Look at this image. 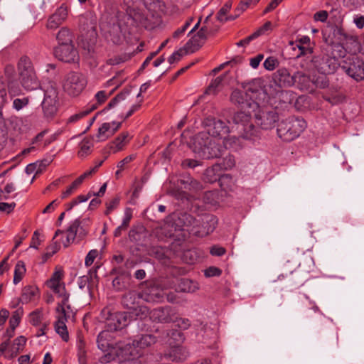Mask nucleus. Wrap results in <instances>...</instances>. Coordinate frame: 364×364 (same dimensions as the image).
Listing matches in <instances>:
<instances>
[{"label": "nucleus", "mask_w": 364, "mask_h": 364, "mask_svg": "<svg viewBox=\"0 0 364 364\" xmlns=\"http://www.w3.org/2000/svg\"><path fill=\"white\" fill-rule=\"evenodd\" d=\"M221 140L223 144L213 141L205 133H198L195 138L193 151L202 159L218 158L222 156L225 149L233 148L238 139L234 136L229 137L226 136Z\"/></svg>", "instance_id": "f257e3e1"}, {"label": "nucleus", "mask_w": 364, "mask_h": 364, "mask_svg": "<svg viewBox=\"0 0 364 364\" xmlns=\"http://www.w3.org/2000/svg\"><path fill=\"white\" fill-rule=\"evenodd\" d=\"M335 52L338 53L339 58H343L346 55L343 47L340 44H336L333 46V51L331 54L323 53L314 56L309 62L304 60L301 62V67L306 70H311L312 68H314L318 73L323 75L333 74L339 67V61L335 55Z\"/></svg>", "instance_id": "f03ea898"}, {"label": "nucleus", "mask_w": 364, "mask_h": 364, "mask_svg": "<svg viewBox=\"0 0 364 364\" xmlns=\"http://www.w3.org/2000/svg\"><path fill=\"white\" fill-rule=\"evenodd\" d=\"M18 80L26 90H34L40 87V81L31 60L26 55L22 56L17 63Z\"/></svg>", "instance_id": "7ed1b4c3"}, {"label": "nucleus", "mask_w": 364, "mask_h": 364, "mask_svg": "<svg viewBox=\"0 0 364 364\" xmlns=\"http://www.w3.org/2000/svg\"><path fill=\"white\" fill-rule=\"evenodd\" d=\"M234 127L239 136L246 140L255 141L260 138V131L252 122L251 115L245 112H237L232 117Z\"/></svg>", "instance_id": "20e7f679"}, {"label": "nucleus", "mask_w": 364, "mask_h": 364, "mask_svg": "<svg viewBox=\"0 0 364 364\" xmlns=\"http://www.w3.org/2000/svg\"><path fill=\"white\" fill-rule=\"evenodd\" d=\"M306 128V122L303 118L291 116L278 124L277 131L279 138L291 141L297 138Z\"/></svg>", "instance_id": "39448f33"}, {"label": "nucleus", "mask_w": 364, "mask_h": 364, "mask_svg": "<svg viewBox=\"0 0 364 364\" xmlns=\"http://www.w3.org/2000/svg\"><path fill=\"white\" fill-rule=\"evenodd\" d=\"M141 14L147 18L145 23H136L146 28H153L165 12L166 5L162 0H143L141 6Z\"/></svg>", "instance_id": "423d86ee"}, {"label": "nucleus", "mask_w": 364, "mask_h": 364, "mask_svg": "<svg viewBox=\"0 0 364 364\" xmlns=\"http://www.w3.org/2000/svg\"><path fill=\"white\" fill-rule=\"evenodd\" d=\"M141 299V294L135 291H129L122 297V304L129 310L128 314L131 317L135 316L139 319H144L148 316L149 309L140 305Z\"/></svg>", "instance_id": "0eeeda50"}, {"label": "nucleus", "mask_w": 364, "mask_h": 364, "mask_svg": "<svg viewBox=\"0 0 364 364\" xmlns=\"http://www.w3.org/2000/svg\"><path fill=\"white\" fill-rule=\"evenodd\" d=\"M87 83L85 76L78 72H70L63 81L64 92L70 97H77L84 90Z\"/></svg>", "instance_id": "6e6552de"}, {"label": "nucleus", "mask_w": 364, "mask_h": 364, "mask_svg": "<svg viewBox=\"0 0 364 364\" xmlns=\"http://www.w3.org/2000/svg\"><path fill=\"white\" fill-rule=\"evenodd\" d=\"M112 351L114 352V359L117 357L122 362L129 361L130 364H140L137 358L140 357L141 353L136 346L133 345V341L132 343H117Z\"/></svg>", "instance_id": "1a4fd4ad"}, {"label": "nucleus", "mask_w": 364, "mask_h": 364, "mask_svg": "<svg viewBox=\"0 0 364 364\" xmlns=\"http://www.w3.org/2000/svg\"><path fill=\"white\" fill-rule=\"evenodd\" d=\"M255 119L256 124L262 129L268 130L274 127L279 120L278 113L272 107L255 105Z\"/></svg>", "instance_id": "9d476101"}, {"label": "nucleus", "mask_w": 364, "mask_h": 364, "mask_svg": "<svg viewBox=\"0 0 364 364\" xmlns=\"http://www.w3.org/2000/svg\"><path fill=\"white\" fill-rule=\"evenodd\" d=\"M206 136L213 141H220L230 133V127L224 121L215 118H207L205 121Z\"/></svg>", "instance_id": "9b49d317"}, {"label": "nucleus", "mask_w": 364, "mask_h": 364, "mask_svg": "<svg viewBox=\"0 0 364 364\" xmlns=\"http://www.w3.org/2000/svg\"><path fill=\"white\" fill-rule=\"evenodd\" d=\"M123 2L126 6V15H120L127 18L130 21V25L135 26L136 23L146 22L147 18L141 14V0H123Z\"/></svg>", "instance_id": "f8f14e48"}, {"label": "nucleus", "mask_w": 364, "mask_h": 364, "mask_svg": "<svg viewBox=\"0 0 364 364\" xmlns=\"http://www.w3.org/2000/svg\"><path fill=\"white\" fill-rule=\"evenodd\" d=\"M242 87L247 92L252 100L257 102V105L267 97V92L264 90V81L262 78L257 77L250 82L242 83Z\"/></svg>", "instance_id": "ddd939ff"}, {"label": "nucleus", "mask_w": 364, "mask_h": 364, "mask_svg": "<svg viewBox=\"0 0 364 364\" xmlns=\"http://www.w3.org/2000/svg\"><path fill=\"white\" fill-rule=\"evenodd\" d=\"M58 92L55 88L51 87L46 90L44 99L41 103L45 118L50 119L56 114L58 110Z\"/></svg>", "instance_id": "4468645a"}, {"label": "nucleus", "mask_w": 364, "mask_h": 364, "mask_svg": "<svg viewBox=\"0 0 364 364\" xmlns=\"http://www.w3.org/2000/svg\"><path fill=\"white\" fill-rule=\"evenodd\" d=\"M176 312L175 308L171 306H164L154 309L151 311L149 310L148 316L154 322L168 323H173L176 320Z\"/></svg>", "instance_id": "2eb2a0df"}, {"label": "nucleus", "mask_w": 364, "mask_h": 364, "mask_svg": "<svg viewBox=\"0 0 364 364\" xmlns=\"http://www.w3.org/2000/svg\"><path fill=\"white\" fill-rule=\"evenodd\" d=\"M108 316L106 318L105 330L108 332L121 330L128 325L127 313L107 311Z\"/></svg>", "instance_id": "dca6fc26"}, {"label": "nucleus", "mask_w": 364, "mask_h": 364, "mask_svg": "<svg viewBox=\"0 0 364 364\" xmlns=\"http://www.w3.org/2000/svg\"><path fill=\"white\" fill-rule=\"evenodd\" d=\"M54 55L58 60L65 63H75L79 60V55L73 43L58 46L54 49Z\"/></svg>", "instance_id": "f3484780"}, {"label": "nucleus", "mask_w": 364, "mask_h": 364, "mask_svg": "<svg viewBox=\"0 0 364 364\" xmlns=\"http://www.w3.org/2000/svg\"><path fill=\"white\" fill-rule=\"evenodd\" d=\"M121 17H123L121 15H118L117 18H118V22L117 24L113 23V24L109 27L104 28L103 29L106 30L105 31V37L108 41H112L114 44H119L122 41L124 38V24H126L125 22H122L123 20L121 19Z\"/></svg>", "instance_id": "a211bd4d"}, {"label": "nucleus", "mask_w": 364, "mask_h": 364, "mask_svg": "<svg viewBox=\"0 0 364 364\" xmlns=\"http://www.w3.org/2000/svg\"><path fill=\"white\" fill-rule=\"evenodd\" d=\"M230 101L232 104L242 109H245L247 107L255 109V106L257 105V102L252 100V97H249L245 90H233L230 96Z\"/></svg>", "instance_id": "6ab92c4d"}, {"label": "nucleus", "mask_w": 364, "mask_h": 364, "mask_svg": "<svg viewBox=\"0 0 364 364\" xmlns=\"http://www.w3.org/2000/svg\"><path fill=\"white\" fill-rule=\"evenodd\" d=\"M110 338V332L104 330L99 333L97 338L98 348L102 351L107 352V354L104 358V361L106 362H109L110 360H114V352L112 351V349L114 348V346L111 342Z\"/></svg>", "instance_id": "aec40b11"}, {"label": "nucleus", "mask_w": 364, "mask_h": 364, "mask_svg": "<svg viewBox=\"0 0 364 364\" xmlns=\"http://www.w3.org/2000/svg\"><path fill=\"white\" fill-rule=\"evenodd\" d=\"M68 16V7L66 4H61L55 11L49 16L46 27L48 29H56L63 24Z\"/></svg>", "instance_id": "412c9836"}, {"label": "nucleus", "mask_w": 364, "mask_h": 364, "mask_svg": "<svg viewBox=\"0 0 364 364\" xmlns=\"http://www.w3.org/2000/svg\"><path fill=\"white\" fill-rule=\"evenodd\" d=\"M342 68L356 81H361L364 79V62L358 57L352 58L349 67L343 66Z\"/></svg>", "instance_id": "4be33fe9"}, {"label": "nucleus", "mask_w": 364, "mask_h": 364, "mask_svg": "<svg viewBox=\"0 0 364 364\" xmlns=\"http://www.w3.org/2000/svg\"><path fill=\"white\" fill-rule=\"evenodd\" d=\"M122 122L113 121L103 123L99 127L96 138L97 141H103L112 136L121 127Z\"/></svg>", "instance_id": "5701e85b"}, {"label": "nucleus", "mask_w": 364, "mask_h": 364, "mask_svg": "<svg viewBox=\"0 0 364 364\" xmlns=\"http://www.w3.org/2000/svg\"><path fill=\"white\" fill-rule=\"evenodd\" d=\"M197 223H199L198 225L200 226L202 228L200 230V235L203 236L213 232L217 226L218 219L213 215L205 214L197 220Z\"/></svg>", "instance_id": "b1692460"}, {"label": "nucleus", "mask_w": 364, "mask_h": 364, "mask_svg": "<svg viewBox=\"0 0 364 364\" xmlns=\"http://www.w3.org/2000/svg\"><path fill=\"white\" fill-rule=\"evenodd\" d=\"M164 296L163 290L154 285L149 287L141 293L142 300L149 303L160 302L163 301Z\"/></svg>", "instance_id": "393cba45"}, {"label": "nucleus", "mask_w": 364, "mask_h": 364, "mask_svg": "<svg viewBox=\"0 0 364 364\" xmlns=\"http://www.w3.org/2000/svg\"><path fill=\"white\" fill-rule=\"evenodd\" d=\"M40 299V291L36 286H26L23 288L20 301L23 304L36 302Z\"/></svg>", "instance_id": "a878e982"}, {"label": "nucleus", "mask_w": 364, "mask_h": 364, "mask_svg": "<svg viewBox=\"0 0 364 364\" xmlns=\"http://www.w3.org/2000/svg\"><path fill=\"white\" fill-rule=\"evenodd\" d=\"M275 82L279 87H291L294 85V74L291 75L287 68L279 69L275 74Z\"/></svg>", "instance_id": "bb28decb"}, {"label": "nucleus", "mask_w": 364, "mask_h": 364, "mask_svg": "<svg viewBox=\"0 0 364 364\" xmlns=\"http://www.w3.org/2000/svg\"><path fill=\"white\" fill-rule=\"evenodd\" d=\"M129 135L128 132H122L114 141L109 143L106 149H109V153H116L121 151L124 146L129 142Z\"/></svg>", "instance_id": "cd10ccee"}, {"label": "nucleus", "mask_w": 364, "mask_h": 364, "mask_svg": "<svg viewBox=\"0 0 364 364\" xmlns=\"http://www.w3.org/2000/svg\"><path fill=\"white\" fill-rule=\"evenodd\" d=\"M70 317V316H67L65 315L58 314L57 321H55V330L56 333L61 337V338L64 341H68L69 339V334L65 322Z\"/></svg>", "instance_id": "c85d7f7f"}, {"label": "nucleus", "mask_w": 364, "mask_h": 364, "mask_svg": "<svg viewBox=\"0 0 364 364\" xmlns=\"http://www.w3.org/2000/svg\"><path fill=\"white\" fill-rule=\"evenodd\" d=\"M26 343V338L23 336L15 338L13 344L9 348L7 353L4 355L5 358L7 359H11L16 357L19 352L23 350Z\"/></svg>", "instance_id": "c756f323"}, {"label": "nucleus", "mask_w": 364, "mask_h": 364, "mask_svg": "<svg viewBox=\"0 0 364 364\" xmlns=\"http://www.w3.org/2000/svg\"><path fill=\"white\" fill-rule=\"evenodd\" d=\"M157 341L155 336L151 334H144L139 336L133 340V345L136 346L137 349L140 351L141 349L150 347Z\"/></svg>", "instance_id": "7c9ffc66"}, {"label": "nucleus", "mask_w": 364, "mask_h": 364, "mask_svg": "<svg viewBox=\"0 0 364 364\" xmlns=\"http://www.w3.org/2000/svg\"><path fill=\"white\" fill-rule=\"evenodd\" d=\"M312 82L310 77L304 72L297 71L294 73V85L297 84L301 90H308Z\"/></svg>", "instance_id": "2f4dec72"}, {"label": "nucleus", "mask_w": 364, "mask_h": 364, "mask_svg": "<svg viewBox=\"0 0 364 364\" xmlns=\"http://www.w3.org/2000/svg\"><path fill=\"white\" fill-rule=\"evenodd\" d=\"M80 222L78 219L75 220L69 226L66 231V239L63 241L64 247H68L72 242H74L78 230L80 228Z\"/></svg>", "instance_id": "473e14b6"}, {"label": "nucleus", "mask_w": 364, "mask_h": 364, "mask_svg": "<svg viewBox=\"0 0 364 364\" xmlns=\"http://www.w3.org/2000/svg\"><path fill=\"white\" fill-rule=\"evenodd\" d=\"M94 146V139L92 136L85 137L79 144L78 156L84 158L92 152V148Z\"/></svg>", "instance_id": "72a5a7b5"}, {"label": "nucleus", "mask_w": 364, "mask_h": 364, "mask_svg": "<svg viewBox=\"0 0 364 364\" xmlns=\"http://www.w3.org/2000/svg\"><path fill=\"white\" fill-rule=\"evenodd\" d=\"M56 39L58 42V46L73 43V34L69 28L67 27H62L56 34Z\"/></svg>", "instance_id": "f704fd0d"}, {"label": "nucleus", "mask_w": 364, "mask_h": 364, "mask_svg": "<svg viewBox=\"0 0 364 364\" xmlns=\"http://www.w3.org/2000/svg\"><path fill=\"white\" fill-rule=\"evenodd\" d=\"M69 294H63V296L60 297L61 299V301L58 303L57 307H56V311L58 314L60 315H65L67 316H72L74 315L73 310L65 311V305L69 304Z\"/></svg>", "instance_id": "c9c22d12"}, {"label": "nucleus", "mask_w": 364, "mask_h": 364, "mask_svg": "<svg viewBox=\"0 0 364 364\" xmlns=\"http://www.w3.org/2000/svg\"><path fill=\"white\" fill-rule=\"evenodd\" d=\"M204 43L202 40L193 36L184 46L183 48L187 53H193L198 50Z\"/></svg>", "instance_id": "e433bc0d"}, {"label": "nucleus", "mask_w": 364, "mask_h": 364, "mask_svg": "<svg viewBox=\"0 0 364 364\" xmlns=\"http://www.w3.org/2000/svg\"><path fill=\"white\" fill-rule=\"evenodd\" d=\"M79 22L83 26V29L95 30V18L91 13L80 16Z\"/></svg>", "instance_id": "4c0bfd02"}, {"label": "nucleus", "mask_w": 364, "mask_h": 364, "mask_svg": "<svg viewBox=\"0 0 364 364\" xmlns=\"http://www.w3.org/2000/svg\"><path fill=\"white\" fill-rule=\"evenodd\" d=\"M26 267H25V263L20 260V261H18L16 266H15V269H14V284H17L18 283H19L24 274H26Z\"/></svg>", "instance_id": "58836bf2"}, {"label": "nucleus", "mask_w": 364, "mask_h": 364, "mask_svg": "<svg viewBox=\"0 0 364 364\" xmlns=\"http://www.w3.org/2000/svg\"><path fill=\"white\" fill-rule=\"evenodd\" d=\"M97 105H92L90 107L86 108L85 110H82L77 114L71 115L67 120V123H75L77 121L80 120L85 116L90 114L92 111L97 109Z\"/></svg>", "instance_id": "ea45409f"}, {"label": "nucleus", "mask_w": 364, "mask_h": 364, "mask_svg": "<svg viewBox=\"0 0 364 364\" xmlns=\"http://www.w3.org/2000/svg\"><path fill=\"white\" fill-rule=\"evenodd\" d=\"M223 79L224 77L223 76H218L214 79L207 88L205 93L208 95H215L220 87Z\"/></svg>", "instance_id": "a19ab883"}, {"label": "nucleus", "mask_w": 364, "mask_h": 364, "mask_svg": "<svg viewBox=\"0 0 364 364\" xmlns=\"http://www.w3.org/2000/svg\"><path fill=\"white\" fill-rule=\"evenodd\" d=\"M7 87L9 95L11 98L19 95L21 93V89L16 80H9Z\"/></svg>", "instance_id": "79ce46f5"}, {"label": "nucleus", "mask_w": 364, "mask_h": 364, "mask_svg": "<svg viewBox=\"0 0 364 364\" xmlns=\"http://www.w3.org/2000/svg\"><path fill=\"white\" fill-rule=\"evenodd\" d=\"M145 229L144 227L132 229L129 232V239L136 242H141V239L145 237Z\"/></svg>", "instance_id": "37998d69"}, {"label": "nucleus", "mask_w": 364, "mask_h": 364, "mask_svg": "<svg viewBox=\"0 0 364 364\" xmlns=\"http://www.w3.org/2000/svg\"><path fill=\"white\" fill-rule=\"evenodd\" d=\"M23 315L22 309H17L13 312L12 316L9 320V326L11 328V332L14 331L15 328L18 326L21 316Z\"/></svg>", "instance_id": "c03bdc74"}, {"label": "nucleus", "mask_w": 364, "mask_h": 364, "mask_svg": "<svg viewBox=\"0 0 364 364\" xmlns=\"http://www.w3.org/2000/svg\"><path fill=\"white\" fill-rule=\"evenodd\" d=\"M170 356L173 361H182L187 357V353L182 348L176 347L172 350Z\"/></svg>", "instance_id": "a18cd8bd"}, {"label": "nucleus", "mask_w": 364, "mask_h": 364, "mask_svg": "<svg viewBox=\"0 0 364 364\" xmlns=\"http://www.w3.org/2000/svg\"><path fill=\"white\" fill-rule=\"evenodd\" d=\"M43 314L41 309H36L29 315L30 323L33 326H38L41 323Z\"/></svg>", "instance_id": "49530a36"}, {"label": "nucleus", "mask_w": 364, "mask_h": 364, "mask_svg": "<svg viewBox=\"0 0 364 364\" xmlns=\"http://www.w3.org/2000/svg\"><path fill=\"white\" fill-rule=\"evenodd\" d=\"M63 272L60 270L55 271L50 279L48 281V286L49 287H55L58 284H63L61 280L63 279Z\"/></svg>", "instance_id": "de8ad7c7"}, {"label": "nucleus", "mask_w": 364, "mask_h": 364, "mask_svg": "<svg viewBox=\"0 0 364 364\" xmlns=\"http://www.w3.org/2000/svg\"><path fill=\"white\" fill-rule=\"evenodd\" d=\"M129 95V90H124L119 94H118L115 97H114L108 104V107L109 108L114 107L118 103L126 100L127 97Z\"/></svg>", "instance_id": "09e8293b"}, {"label": "nucleus", "mask_w": 364, "mask_h": 364, "mask_svg": "<svg viewBox=\"0 0 364 364\" xmlns=\"http://www.w3.org/2000/svg\"><path fill=\"white\" fill-rule=\"evenodd\" d=\"M231 3L227 2L224 6L219 10L217 17L220 21H225L228 19L226 14L230 11L231 9Z\"/></svg>", "instance_id": "8fccbe9b"}, {"label": "nucleus", "mask_w": 364, "mask_h": 364, "mask_svg": "<svg viewBox=\"0 0 364 364\" xmlns=\"http://www.w3.org/2000/svg\"><path fill=\"white\" fill-rule=\"evenodd\" d=\"M173 323H176V326L183 330L188 329L191 326L190 320L186 318H179L177 311L176 312V320Z\"/></svg>", "instance_id": "3c124183"}, {"label": "nucleus", "mask_w": 364, "mask_h": 364, "mask_svg": "<svg viewBox=\"0 0 364 364\" xmlns=\"http://www.w3.org/2000/svg\"><path fill=\"white\" fill-rule=\"evenodd\" d=\"M279 62L274 57H268L264 62L263 65L267 70L272 71L278 65Z\"/></svg>", "instance_id": "603ef678"}, {"label": "nucleus", "mask_w": 364, "mask_h": 364, "mask_svg": "<svg viewBox=\"0 0 364 364\" xmlns=\"http://www.w3.org/2000/svg\"><path fill=\"white\" fill-rule=\"evenodd\" d=\"M182 181L183 183H187L189 186L190 189L198 191L203 188L202 184L191 176H188L186 181L183 180Z\"/></svg>", "instance_id": "864d4df0"}, {"label": "nucleus", "mask_w": 364, "mask_h": 364, "mask_svg": "<svg viewBox=\"0 0 364 364\" xmlns=\"http://www.w3.org/2000/svg\"><path fill=\"white\" fill-rule=\"evenodd\" d=\"M28 104V99L27 97L16 98L13 102V108L17 111L21 110Z\"/></svg>", "instance_id": "5fc2aeb1"}, {"label": "nucleus", "mask_w": 364, "mask_h": 364, "mask_svg": "<svg viewBox=\"0 0 364 364\" xmlns=\"http://www.w3.org/2000/svg\"><path fill=\"white\" fill-rule=\"evenodd\" d=\"M119 203V198L115 197L106 203L105 215H109L113 210L117 208Z\"/></svg>", "instance_id": "6e6d98bb"}, {"label": "nucleus", "mask_w": 364, "mask_h": 364, "mask_svg": "<svg viewBox=\"0 0 364 364\" xmlns=\"http://www.w3.org/2000/svg\"><path fill=\"white\" fill-rule=\"evenodd\" d=\"M297 48L299 50V53L297 55V58L302 55H306L311 54L313 52L312 48L309 46H294L292 49L296 50Z\"/></svg>", "instance_id": "4d7b16f0"}, {"label": "nucleus", "mask_w": 364, "mask_h": 364, "mask_svg": "<svg viewBox=\"0 0 364 364\" xmlns=\"http://www.w3.org/2000/svg\"><path fill=\"white\" fill-rule=\"evenodd\" d=\"M184 48H181L178 50L174 52L168 59V61L170 64H172L176 61L180 60L181 57L186 54Z\"/></svg>", "instance_id": "13d9d810"}, {"label": "nucleus", "mask_w": 364, "mask_h": 364, "mask_svg": "<svg viewBox=\"0 0 364 364\" xmlns=\"http://www.w3.org/2000/svg\"><path fill=\"white\" fill-rule=\"evenodd\" d=\"M25 171L28 175L33 173L38 174L41 171V164H38V163L30 164L26 167Z\"/></svg>", "instance_id": "bf43d9fd"}, {"label": "nucleus", "mask_w": 364, "mask_h": 364, "mask_svg": "<svg viewBox=\"0 0 364 364\" xmlns=\"http://www.w3.org/2000/svg\"><path fill=\"white\" fill-rule=\"evenodd\" d=\"M98 255V251L97 250H90L85 257V264L87 267H89L92 264L95 259Z\"/></svg>", "instance_id": "052dcab7"}, {"label": "nucleus", "mask_w": 364, "mask_h": 364, "mask_svg": "<svg viewBox=\"0 0 364 364\" xmlns=\"http://www.w3.org/2000/svg\"><path fill=\"white\" fill-rule=\"evenodd\" d=\"M193 282L191 280L182 279L179 287V291L185 292H190L194 291V289H192L191 286Z\"/></svg>", "instance_id": "680f3d73"}, {"label": "nucleus", "mask_w": 364, "mask_h": 364, "mask_svg": "<svg viewBox=\"0 0 364 364\" xmlns=\"http://www.w3.org/2000/svg\"><path fill=\"white\" fill-rule=\"evenodd\" d=\"M218 193L215 191H208L205 193L204 201L208 203L215 204L217 200Z\"/></svg>", "instance_id": "e2e57ef3"}, {"label": "nucleus", "mask_w": 364, "mask_h": 364, "mask_svg": "<svg viewBox=\"0 0 364 364\" xmlns=\"http://www.w3.org/2000/svg\"><path fill=\"white\" fill-rule=\"evenodd\" d=\"M135 158L136 156L134 154L126 156L124 159H122L118 163L117 168H119L120 170L125 169L127 165L132 162Z\"/></svg>", "instance_id": "0e129e2a"}, {"label": "nucleus", "mask_w": 364, "mask_h": 364, "mask_svg": "<svg viewBox=\"0 0 364 364\" xmlns=\"http://www.w3.org/2000/svg\"><path fill=\"white\" fill-rule=\"evenodd\" d=\"M132 218V210L131 208H126L124 213V218L122 220L123 226L129 227V222Z\"/></svg>", "instance_id": "69168bd1"}, {"label": "nucleus", "mask_w": 364, "mask_h": 364, "mask_svg": "<svg viewBox=\"0 0 364 364\" xmlns=\"http://www.w3.org/2000/svg\"><path fill=\"white\" fill-rule=\"evenodd\" d=\"M221 274V269L215 267H210L205 271V275L208 277L220 276Z\"/></svg>", "instance_id": "338daca9"}, {"label": "nucleus", "mask_w": 364, "mask_h": 364, "mask_svg": "<svg viewBox=\"0 0 364 364\" xmlns=\"http://www.w3.org/2000/svg\"><path fill=\"white\" fill-rule=\"evenodd\" d=\"M353 21L358 28L362 29L364 28V16L363 15H360V14L355 15L353 16Z\"/></svg>", "instance_id": "774afa93"}]
</instances>
